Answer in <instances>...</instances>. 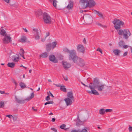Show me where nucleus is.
Segmentation results:
<instances>
[{"label":"nucleus","instance_id":"obj_53","mask_svg":"<svg viewBox=\"0 0 132 132\" xmlns=\"http://www.w3.org/2000/svg\"><path fill=\"white\" fill-rule=\"evenodd\" d=\"M113 129L112 128H109L108 130V132H110L112 131Z\"/></svg>","mask_w":132,"mask_h":132},{"label":"nucleus","instance_id":"obj_44","mask_svg":"<svg viewBox=\"0 0 132 132\" xmlns=\"http://www.w3.org/2000/svg\"><path fill=\"white\" fill-rule=\"evenodd\" d=\"M97 51H99L101 54H102V51L100 48H98L97 50Z\"/></svg>","mask_w":132,"mask_h":132},{"label":"nucleus","instance_id":"obj_60","mask_svg":"<svg viewBox=\"0 0 132 132\" xmlns=\"http://www.w3.org/2000/svg\"><path fill=\"white\" fill-rule=\"evenodd\" d=\"M50 35V33L49 32H47L46 33V36L45 37H46Z\"/></svg>","mask_w":132,"mask_h":132},{"label":"nucleus","instance_id":"obj_63","mask_svg":"<svg viewBox=\"0 0 132 132\" xmlns=\"http://www.w3.org/2000/svg\"><path fill=\"white\" fill-rule=\"evenodd\" d=\"M12 82H13L14 83L16 81H15V80L13 79H12Z\"/></svg>","mask_w":132,"mask_h":132},{"label":"nucleus","instance_id":"obj_13","mask_svg":"<svg viewBox=\"0 0 132 132\" xmlns=\"http://www.w3.org/2000/svg\"><path fill=\"white\" fill-rule=\"evenodd\" d=\"M49 59L50 61L54 63H57L58 62L57 60L55 59V56L53 55H51L49 56Z\"/></svg>","mask_w":132,"mask_h":132},{"label":"nucleus","instance_id":"obj_41","mask_svg":"<svg viewBox=\"0 0 132 132\" xmlns=\"http://www.w3.org/2000/svg\"><path fill=\"white\" fill-rule=\"evenodd\" d=\"M105 111L106 112H112V109H106L105 110Z\"/></svg>","mask_w":132,"mask_h":132},{"label":"nucleus","instance_id":"obj_21","mask_svg":"<svg viewBox=\"0 0 132 132\" xmlns=\"http://www.w3.org/2000/svg\"><path fill=\"white\" fill-rule=\"evenodd\" d=\"M48 56V53L46 52L42 53L40 55V57L42 58H46Z\"/></svg>","mask_w":132,"mask_h":132},{"label":"nucleus","instance_id":"obj_9","mask_svg":"<svg viewBox=\"0 0 132 132\" xmlns=\"http://www.w3.org/2000/svg\"><path fill=\"white\" fill-rule=\"evenodd\" d=\"M96 4L95 2L93 0H89L86 4L85 6H84V7L86 8L87 7L94 6Z\"/></svg>","mask_w":132,"mask_h":132},{"label":"nucleus","instance_id":"obj_18","mask_svg":"<svg viewBox=\"0 0 132 132\" xmlns=\"http://www.w3.org/2000/svg\"><path fill=\"white\" fill-rule=\"evenodd\" d=\"M95 13L97 14L98 15V16L100 18L103 19H105V18L102 13L96 10H95Z\"/></svg>","mask_w":132,"mask_h":132},{"label":"nucleus","instance_id":"obj_20","mask_svg":"<svg viewBox=\"0 0 132 132\" xmlns=\"http://www.w3.org/2000/svg\"><path fill=\"white\" fill-rule=\"evenodd\" d=\"M121 51L118 49H115L113 51V52L114 54L118 56L119 55V54L120 53Z\"/></svg>","mask_w":132,"mask_h":132},{"label":"nucleus","instance_id":"obj_48","mask_svg":"<svg viewBox=\"0 0 132 132\" xmlns=\"http://www.w3.org/2000/svg\"><path fill=\"white\" fill-rule=\"evenodd\" d=\"M6 116L8 117L10 119H12V116L11 115H8Z\"/></svg>","mask_w":132,"mask_h":132},{"label":"nucleus","instance_id":"obj_42","mask_svg":"<svg viewBox=\"0 0 132 132\" xmlns=\"http://www.w3.org/2000/svg\"><path fill=\"white\" fill-rule=\"evenodd\" d=\"M81 83L84 86L88 87H89V86H92V85L90 84L89 86H88L86 85L85 84H84L82 82H81Z\"/></svg>","mask_w":132,"mask_h":132},{"label":"nucleus","instance_id":"obj_8","mask_svg":"<svg viewBox=\"0 0 132 132\" xmlns=\"http://www.w3.org/2000/svg\"><path fill=\"white\" fill-rule=\"evenodd\" d=\"M84 19L88 24L92 23L93 21L92 17L89 15L87 14L85 15L84 16Z\"/></svg>","mask_w":132,"mask_h":132},{"label":"nucleus","instance_id":"obj_52","mask_svg":"<svg viewBox=\"0 0 132 132\" xmlns=\"http://www.w3.org/2000/svg\"><path fill=\"white\" fill-rule=\"evenodd\" d=\"M81 122H78V121L77 123H76V125L77 126H79L80 124V123Z\"/></svg>","mask_w":132,"mask_h":132},{"label":"nucleus","instance_id":"obj_29","mask_svg":"<svg viewBox=\"0 0 132 132\" xmlns=\"http://www.w3.org/2000/svg\"><path fill=\"white\" fill-rule=\"evenodd\" d=\"M57 43L56 41L53 42L52 44L51 48L53 49L54 48L56 47Z\"/></svg>","mask_w":132,"mask_h":132},{"label":"nucleus","instance_id":"obj_57","mask_svg":"<svg viewBox=\"0 0 132 132\" xmlns=\"http://www.w3.org/2000/svg\"><path fill=\"white\" fill-rule=\"evenodd\" d=\"M0 93L1 94H4L5 91H4L0 90Z\"/></svg>","mask_w":132,"mask_h":132},{"label":"nucleus","instance_id":"obj_55","mask_svg":"<svg viewBox=\"0 0 132 132\" xmlns=\"http://www.w3.org/2000/svg\"><path fill=\"white\" fill-rule=\"evenodd\" d=\"M128 47V46L126 45H124L123 46V47L124 48H127Z\"/></svg>","mask_w":132,"mask_h":132},{"label":"nucleus","instance_id":"obj_14","mask_svg":"<svg viewBox=\"0 0 132 132\" xmlns=\"http://www.w3.org/2000/svg\"><path fill=\"white\" fill-rule=\"evenodd\" d=\"M62 64L63 68L65 70L71 67L70 64L66 62H62Z\"/></svg>","mask_w":132,"mask_h":132},{"label":"nucleus","instance_id":"obj_6","mask_svg":"<svg viewBox=\"0 0 132 132\" xmlns=\"http://www.w3.org/2000/svg\"><path fill=\"white\" fill-rule=\"evenodd\" d=\"M34 93L33 92L31 94V96L30 97L25 100L19 99L17 98L16 96L15 97V101L18 103L19 104H23L25 102V101L26 100L29 101L34 98Z\"/></svg>","mask_w":132,"mask_h":132},{"label":"nucleus","instance_id":"obj_31","mask_svg":"<svg viewBox=\"0 0 132 132\" xmlns=\"http://www.w3.org/2000/svg\"><path fill=\"white\" fill-rule=\"evenodd\" d=\"M50 2H52L53 1V6L55 7L56 6V3L57 1L56 0H49Z\"/></svg>","mask_w":132,"mask_h":132},{"label":"nucleus","instance_id":"obj_38","mask_svg":"<svg viewBox=\"0 0 132 132\" xmlns=\"http://www.w3.org/2000/svg\"><path fill=\"white\" fill-rule=\"evenodd\" d=\"M35 39L36 40H38L40 38V36L39 35H34Z\"/></svg>","mask_w":132,"mask_h":132},{"label":"nucleus","instance_id":"obj_17","mask_svg":"<svg viewBox=\"0 0 132 132\" xmlns=\"http://www.w3.org/2000/svg\"><path fill=\"white\" fill-rule=\"evenodd\" d=\"M67 98H69L72 100H74V97L73 96L72 92L70 91L68 92L67 93Z\"/></svg>","mask_w":132,"mask_h":132},{"label":"nucleus","instance_id":"obj_27","mask_svg":"<svg viewBox=\"0 0 132 132\" xmlns=\"http://www.w3.org/2000/svg\"><path fill=\"white\" fill-rule=\"evenodd\" d=\"M66 127V125L64 124H62V125H61L60 127V128L62 129H64V130H66L68 129H69V128H65V127Z\"/></svg>","mask_w":132,"mask_h":132},{"label":"nucleus","instance_id":"obj_51","mask_svg":"<svg viewBox=\"0 0 132 132\" xmlns=\"http://www.w3.org/2000/svg\"><path fill=\"white\" fill-rule=\"evenodd\" d=\"M63 78L64 79V80L65 81H67L68 80V78L67 77H64L63 76Z\"/></svg>","mask_w":132,"mask_h":132},{"label":"nucleus","instance_id":"obj_5","mask_svg":"<svg viewBox=\"0 0 132 132\" xmlns=\"http://www.w3.org/2000/svg\"><path fill=\"white\" fill-rule=\"evenodd\" d=\"M76 58H74L73 59H72L74 63H77L78 65L81 67H84L85 65L84 60L81 58H78L76 54Z\"/></svg>","mask_w":132,"mask_h":132},{"label":"nucleus","instance_id":"obj_3","mask_svg":"<svg viewBox=\"0 0 132 132\" xmlns=\"http://www.w3.org/2000/svg\"><path fill=\"white\" fill-rule=\"evenodd\" d=\"M63 51L64 53L69 54V59L70 60H71L73 59L74 58H76V53L75 50H73L70 51L67 48H65L63 49Z\"/></svg>","mask_w":132,"mask_h":132},{"label":"nucleus","instance_id":"obj_23","mask_svg":"<svg viewBox=\"0 0 132 132\" xmlns=\"http://www.w3.org/2000/svg\"><path fill=\"white\" fill-rule=\"evenodd\" d=\"M51 48V44L50 43H48L46 45V50L47 52H49L50 51Z\"/></svg>","mask_w":132,"mask_h":132},{"label":"nucleus","instance_id":"obj_2","mask_svg":"<svg viewBox=\"0 0 132 132\" xmlns=\"http://www.w3.org/2000/svg\"><path fill=\"white\" fill-rule=\"evenodd\" d=\"M118 33L120 36L123 35V38L126 39H128L131 35L130 32L128 29L119 30L118 31Z\"/></svg>","mask_w":132,"mask_h":132},{"label":"nucleus","instance_id":"obj_49","mask_svg":"<svg viewBox=\"0 0 132 132\" xmlns=\"http://www.w3.org/2000/svg\"><path fill=\"white\" fill-rule=\"evenodd\" d=\"M53 85H55L57 87H60V88L61 87V85H60V84H55L54 83L53 84Z\"/></svg>","mask_w":132,"mask_h":132},{"label":"nucleus","instance_id":"obj_26","mask_svg":"<svg viewBox=\"0 0 132 132\" xmlns=\"http://www.w3.org/2000/svg\"><path fill=\"white\" fill-rule=\"evenodd\" d=\"M19 86L22 89H24L26 87V85L24 82H21L19 83Z\"/></svg>","mask_w":132,"mask_h":132},{"label":"nucleus","instance_id":"obj_58","mask_svg":"<svg viewBox=\"0 0 132 132\" xmlns=\"http://www.w3.org/2000/svg\"><path fill=\"white\" fill-rule=\"evenodd\" d=\"M46 37H45V38H42V41L43 42H44L45 41V39H46Z\"/></svg>","mask_w":132,"mask_h":132},{"label":"nucleus","instance_id":"obj_37","mask_svg":"<svg viewBox=\"0 0 132 132\" xmlns=\"http://www.w3.org/2000/svg\"><path fill=\"white\" fill-rule=\"evenodd\" d=\"M87 128L86 127H85V128L82 129V130L80 129V132H88L87 130L86 129Z\"/></svg>","mask_w":132,"mask_h":132},{"label":"nucleus","instance_id":"obj_19","mask_svg":"<svg viewBox=\"0 0 132 132\" xmlns=\"http://www.w3.org/2000/svg\"><path fill=\"white\" fill-rule=\"evenodd\" d=\"M3 28V27H1V29L0 30V32L1 35L5 36L7 34L5 30L4 29L2 28Z\"/></svg>","mask_w":132,"mask_h":132},{"label":"nucleus","instance_id":"obj_34","mask_svg":"<svg viewBox=\"0 0 132 132\" xmlns=\"http://www.w3.org/2000/svg\"><path fill=\"white\" fill-rule=\"evenodd\" d=\"M124 44V42L121 40L119 42V45L120 47H121L123 46V45Z\"/></svg>","mask_w":132,"mask_h":132},{"label":"nucleus","instance_id":"obj_30","mask_svg":"<svg viewBox=\"0 0 132 132\" xmlns=\"http://www.w3.org/2000/svg\"><path fill=\"white\" fill-rule=\"evenodd\" d=\"M105 113V110L104 109H101L100 110L99 113L101 115H103Z\"/></svg>","mask_w":132,"mask_h":132},{"label":"nucleus","instance_id":"obj_35","mask_svg":"<svg viewBox=\"0 0 132 132\" xmlns=\"http://www.w3.org/2000/svg\"><path fill=\"white\" fill-rule=\"evenodd\" d=\"M19 57L15 58H13V60L14 62H17L19 61Z\"/></svg>","mask_w":132,"mask_h":132},{"label":"nucleus","instance_id":"obj_43","mask_svg":"<svg viewBox=\"0 0 132 132\" xmlns=\"http://www.w3.org/2000/svg\"><path fill=\"white\" fill-rule=\"evenodd\" d=\"M45 100L46 101H49L50 100V97L49 95L46 97Z\"/></svg>","mask_w":132,"mask_h":132},{"label":"nucleus","instance_id":"obj_39","mask_svg":"<svg viewBox=\"0 0 132 132\" xmlns=\"http://www.w3.org/2000/svg\"><path fill=\"white\" fill-rule=\"evenodd\" d=\"M12 119H13L14 121H15L17 120V117L15 116H12Z\"/></svg>","mask_w":132,"mask_h":132},{"label":"nucleus","instance_id":"obj_36","mask_svg":"<svg viewBox=\"0 0 132 132\" xmlns=\"http://www.w3.org/2000/svg\"><path fill=\"white\" fill-rule=\"evenodd\" d=\"M54 103L53 101H50L46 102L45 103V105H46L47 104H53Z\"/></svg>","mask_w":132,"mask_h":132},{"label":"nucleus","instance_id":"obj_25","mask_svg":"<svg viewBox=\"0 0 132 132\" xmlns=\"http://www.w3.org/2000/svg\"><path fill=\"white\" fill-rule=\"evenodd\" d=\"M15 65V63L13 62L8 63L7 64V66L11 68H13Z\"/></svg>","mask_w":132,"mask_h":132},{"label":"nucleus","instance_id":"obj_46","mask_svg":"<svg viewBox=\"0 0 132 132\" xmlns=\"http://www.w3.org/2000/svg\"><path fill=\"white\" fill-rule=\"evenodd\" d=\"M128 129L130 132H132V127H131L129 126Z\"/></svg>","mask_w":132,"mask_h":132},{"label":"nucleus","instance_id":"obj_59","mask_svg":"<svg viewBox=\"0 0 132 132\" xmlns=\"http://www.w3.org/2000/svg\"><path fill=\"white\" fill-rule=\"evenodd\" d=\"M49 93L50 94L51 96L53 97H54V96L50 92V91H49Z\"/></svg>","mask_w":132,"mask_h":132},{"label":"nucleus","instance_id":"obj_15","mask_svg":"<svg viewBox=\"0 0 132 132\" xmlns=\"http://www.w3.org/2000/svg\"><path fill=\"white\" fill-rule=\"evenodd\" d=\"M73 3L72 1H70L68 5L67 6V8L69 10L71 9L73 7Z\"/></svg>","mask_w":132,"mask_h":132},{"label":"nucleus","instance_id":"obj_10","mask_svg":"<svg viewBox=\"0 0 132 132\" xmlns=\"http://www.w3.org/2000/svg\"><path fill=\"white\" fill-rule=\"evenodd\" d=\"M77 50L79 52L84 53L85 51L84 47L83 45L79 44L77 46Z\"/></svg>","mask_w":132,"mask_h":132},{"label":"nucleus","instance_id":"obj_16","mask_svg":"<svg viewBox=\"0 0 132 132\" xmlns=\"http://www.w3.org/2000/svg\"><path fill=\"white\" fill-rule=\"evenodd\" d=\"M88 0H80L79 3L82 5V7L83 9L86 8L84 7V6H85V4L86 3H87L88 2Z\"/></svg>","mask_w":132,"mask_h":132},{"label":"nucleus","instance_id":"obj_7","mask_svg":"<svg viewBox=\"0 0 132 132\" xmlns=\"http://www.w3.org/2000/svg\"><path fill=\"white\" fill-rule=\"evenodd\" d=\"M43 19L45 23L49 24L51 21V18L50 15L47 13H44L43 15Z\"/></svg>","mask_w":132,"mask_h":132},{"label":"nucleus","instance_id":"obj_47","mask_svg":"<svg viewBox=\"0 0 132 132\" xmlns=\"http://www.w3.org/2000/svg\"><path fill=\"white\" fill-rule=\"evenodd\" d=\"M20 51L22 53V54H23L24 53V51L22 48H21L20 50Z\"/></svg>","mask_w":132,"mask_h":132},{"label":"nucleus","instance_id":"obj_12","mask_svg":"<svg viewBox=\"0 0 132 132\" xmlns=\"http://www.w3.org/2000/svg\"><path fill=\"white\" fill-rule=\"evenodd\" d=\"M64 100L66 103L67 105L68 106L71 105L72 103V101H73L74 100H72L69 98H67L64 99Z\"/></svg>","mask_w":132,"mask_h":132},{"label":"nucleus","instance_id":"obj_28","mask_svg":"<svg viewBox=\"0 0 132 132\" xmlns=\"http://www.w3.org/2000/svg\"><path fill=\"white\" fill-rule=\"evenodd\" d=\"M33 32L34 34V35H39V33L38 29L34 28L33 29Z\"/></svg>","mask_w":132,"mask_h":132},{"label":"nucleus","instance_id":"obj_40","mask_svg":"<svg viewBox=\"0 0 132 132\" xmlns=\"http://www.w3.org/2000/svg\"><path fill=\"white\" fill-rule=\"evenodd\" d=\"M80 129L77 130L72 129L71 132H80Z\"/></svg>","mask_w":132,"mask_h":132},{"label":"nucleus","instance_id":"obj_62","mask_svg":"<svg viewBox=\"0 0 132 132\" xmlns=\"http://www.w3.org/2000/svg\"><path fill=\"white\" fill-rule=\"evenodd\" d=\"M55 119L54 118H53L52 119V121L54 122H55Z\"/></svg>","mask_w":132,"mask_h":132},{"label":"nucleus","instance_id":"obj_33","mask_svg":"<svg viewBox=\"0 0 132 132\" xmlns=\"http://www.w3.org/2000/svg\"><path fill=\"white\" fill-rule=\"evenodd\" d=\"M5 104L3 102H0V108H3Z\"/></svg>","mask_w":132,"mask_h":132},{"label":"nucleus","instance_id":"obj_54","mask_svg":"<svg viewBox=\"0 0 132 132\" xmlns=\"http://www.w3.org/2000/svg\"><path fill=\"white\" fill-rule=\"evenodd\" d=\"M32 109L34 111L36 112L37 111V109H35V107H32Z\"/></svg>","mask_w":132,"mask_h":132},{"label":"nucleus","instance_id":"obj_22","mask_svg":"<svg viewBox=\"0 0 132 132\" xmlns=\"http://www.w3.org/2000/svg\"><path fill=\"white\" fill-rule=\"evenodd\" d=\"M37 16H39L42 15L43 12L41 10H37L35 13Z\"/></svg>","mask_w":132,"mask_h":132},{"label":"nucleus","instance_id":"obj_24","mask_svg":"<svg viewBox=\"0 0 132 132\" xmlns=\"http://www.w3.org/2000/svg\"><path fill=\"white\" fill-rule=\"evenodd\" d=\"M26 38L25 36H23L21 37V39L19 40L20 42L21 43H25L26 42Z\"/></svg>","mask_w":132,"mask_h":132},{"label":"nucleus","instance_id":"obj_61","mask_svg":"<svg viewBox=\"0 0 132 132\" xmlns=\"http://www.w3.org/2000/svg\"><path fill=\"white\" fill-rule=\"evenodd\" d=\"M23 29L24 30V31L26 32H28V31L26 28H23Z\"/></svg>","mask_w":132,"mask_h":132},{"label":"nucleus","instance_id":"obj_1","mask_svg":"<svg viewBox=\"0 0 132 132\" xmlns=\"http://www.w3.org/2000/svg\"><path fill=\"white\" fill-rule=\"evenodd\" d=\"M90 84L92 85V86H89V88L91 91L88 90V93L90 94H93L96 95H98L100 94L95 89H97L99 92H102L104 90L105 87L106 86L105 84L101 83L99 79L96 77L94 79L93 82L90 83Z\"/></svg>","mask_w":132,"mask_h":132},{"label":"nucleus","instance_id":"obj_64","mask_svg":"<svg viewBox=\"0 0 132 132\" xmlns=\"http://www.w3.org/2000/svg\"><path fill=\"white\" fill-rule=\"evenodd\" d=\"M13 6H14V7H15L16 8L18 7V5H17L14 4L13 5Z\"/></svg>","mask_w":132,"mask_h":132},{"label":"nucleus","instance_id":"obj_45","mask_svg":"<svg viewBox=\"0 0 132 132\" xmlns=\"http://www.w3.org/2000/svg\"><path fill=\"white\" fill-rule=\"evenodd\" d=\"M51 130H53V131H54L55 132H56L57 131V129L55 128H51Z\"/></svg>","mask_w":132,"mask_h":132},{"label":"nucleus","instance_id":"obj_4","mask_svg":"<svg viewBox=\"0 0 132 132\" xmlns=\"http://www.w3.org/2000/svg\"><path fill=\"white\" fill-rule=\"evenodd\" d=\"M112 23L114 25V27L116 30L120 29L121 25L123 26L124 24L123 22L120 21V20L117 19H114Z\"/></svg>","mask_w":132,"mask_h":132},{"label":"nucleus","instance_id":"obj_56","mask_svg":"<svg viewBox=\"0 0 132 132\" xmlns=\"http://www.w3.org/2000/svg\"><path fill=\"white\" fill-rule=\"evenodd\" d=\"M83 42L85 44H86V40L85 38H84Z\"/></svg>","mask_w":132,"mask_h":132},{"label":"nucleus","instance_id":"obj_32","mask_svg":"<svg viewBox=\"0 0 132 132\" xmlns=\"http://www.w3.org/2000/svg\"><path fill=\"white\" fill-rule=\"evenodd\" d=\"M65 86L63 85L61 86L60 88V89L62 91L64 92H67L66 89L65 87Z\"/></svg>","mask_w":132,"mask_h":132},{"label":"nucleus","instance_id":"obj_50","mask_svg":"<svg viewBox=\"0 0 132 132\" xmlns=\"http://www.w3.org/2000/svg\"><path fill=\"white\" fill-rule=\"evenodd\" d=\"M128 54V52H125L123 54V56H126Z\"/></svg>","mask_w":132,"mask_h":132},{"label":"nucleus","instance_id":"obj_11","mask_svg":"<svg viewBox=\"0 0 132 132\" xmlns=\"http://www.w3.org/2000/svg\"><path fill=\"white\" fill-rule=\"evenodd\" d=\"M3 41L4 44H7L11 41V38L10 36L6 35L5 36Z\"/></svg>","mask_w":132,"mask_h":132}]
</instances>
